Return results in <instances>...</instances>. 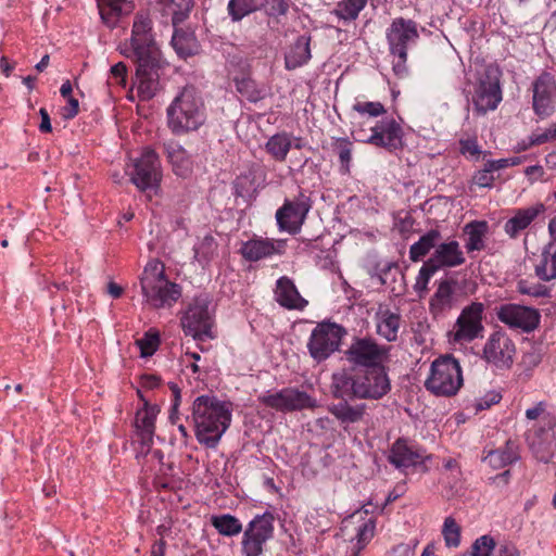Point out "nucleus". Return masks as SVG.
Instances as JSON below:
<instances>
[{"instance_id":"nucleus-16","label":"nucleus","mask_w":556,"mask_h":556,"mask_svg":"<svg viewBox=\"0 0 556 556\" xmlns=\"http://www.w3.org/2000/svg\"><path fill=\"white\" fill-rule=\"evenodd\" d=\"M130 181L140 190L156 187L161 180V164L154 150L146 148L132 163Z\"/></svg>"},{"instance_id":"nucleus-36","label":"nucleus","mask_w":556,"mask_h":556,"mask_svg":"<svg viewBox=\"0 0 556 556\" xmlns=\"http://www.w3.org/2000/svg\"><path fill=\"white\" fill-rule=\"evenodd\" d=\"M168 161L172 163L177 175H186L191 166V160L187 151L178 142L170 140L164 143Z\"/></svg>"},{"instance_id":"nucleus-44","label":"nucleus","mask_w":556,"mask_h":556,"mask_svg":"<svg viewBox=\"0 0 556 556\" xmlns=\"http://www.w3.org/2000/svg\"><path fill=\"white\" fill-rule=\"evenodd\" d=\"M260 0H230L227 5L228 13L233 22L257 10Z\"/></svg>"},{"instance_id":"nucleus-64","label":"nucleus","mask_w":556,"mask_h":556,"mask_svg":"<svg viewBox=\"0 0 556 556\" xmlns=\"http://www.w3.org/2000/svg\"><path fill=\"white\" fill-rule=\"evenodd\" d=\"M151 556H165V542L163 540L153 544Z\"/></svg>"},{"instance_id":"nucleus-39","label":"nucleus","mask_w":556,"mask_h":556,"mask_svg":"<svg viewBox=\"0 0 556 556\" xmlns=\"http://www.w3.org/2000/svg\"><path fill=\"white\" fill-rule=\"evenodd\" d=\"M441 239V232L437 229H431L426 232L420 239L415 242L409 249V258L413 262L420 261L426 256L431 249L435 250L437 243Z\"/></svg>"},{"instance_id":"nucleus-62","label":"nucleus","mask_w":556,"mask_h":556,"mask_svg":"<svg viewBox=\"0 0 556 556\" xmlns=\"http://www.w3.org/2000/svg\"><path fill=\"white\" fill-rule=\"evenodd\" d=\"M39 114L41 116V123L39 125V130L41 132H50L52 130L50 116L46 109H40Z\"/></svg>"},{"instance_id":"nucleus-31","label":"nucleus","mask_w":556,"mask_h":556,"mask_svg":"<svg viewBox=\"0 0 556 556\" xmlns=\"http://www.w3.org/2000/svg\"><path fill=\"white\" fill-rule=\"evenodd\" d=\"M534 270L541 280L549 281L556 278V238L544 247Z\"/></svg>"},{"instance_id":"nucleus-41","label":"nucleus","mask_w":556,"mask_h":556,"mask_svg":"<svg viewBox=\"0 0 556 556\" xmlns=\"http://www.w3.org/2000/svg\"><path fill=\"white\" fill-rule=\"evenodd\" d=\"M211 523L219 534L225 536H233L242 531V523L240 520L229 514L213 516L211 518Z\"/></svg>"},{"instance_id":"nucleus-6","label":"nucleus","mask_w":556,"mask_h":556,"mask_svg":"<svg viewBox=\"0 0 556 556\" xmlns=\"http://www.w3.org/2000/svg\"><path fill=\"white\" fill-rule=\"evenodd\" d=\"M137 65L134 85L138 98L142 101L151 100L161 90L160 75L165 62L162 54H153L132 59Z\"/></svg>"},{"instance_id":"nucleus-52","label":"nucleus","mask_w":556,"mask_h":556,"mask_svg":"<svg viewBox=\"0 0 556 556\" xmlns=\"http://www.w3.org/2000/svg\"><path fill=\"white\" fill-rule=\"evenodd\" d=\"M353 110L359 114H368L369 116L377 117L386 113V109L380 102H356Z\"/></svg>"},{"instance_id":"nucleus-30","label":"nucleus","mask_w":556,"mask_h":556,"mask_svg":"<svg viewBox=\"0 0 556 556\" xmlns=\"http://www.w3.org/2000/svg\"><path fill=\"white\" fill-rule=\"evenodd\" d=\"M489 232V224L485 220H475L465 225L466 236L465 248L467 253L482 251L485 249V239Z\"/></svg>"},{"instance_id":"nucleus-37","label":"nucleus","mask_w":556,"mask_h":556,"mask_svg":"<svg viewBox=\"0 0 556 556\" xmlns=\"http://www.w3.org/2000/svg\"><path fill=\"white\" fill-rule=\"evenodd\" d=\"M331 393L336 399H356V375H349L345 371L332 375Z\"/></svg>"},{"instance_id":"nucleus-8","label":"nucleus","mask_w":556,"mask_h":556,"mask_svg":"<svg viewBox=\"0 0 556 556\" xmlns=\"http://www.w3.org/2000/svg\"><path fill=\"white\" fill-rule=\"evenodd\" d=\"M258 401L265 406L282 413L318 407V402L315 397L294 387L283 388L278 391H267L258 397Z\"/></svg>"},{"instance_id":"nucleus-35","label":"nucleus","mask_w":556,"mask_h":556,"mask_svg":"<svg viewBox=\"0 0 556 556\" xmlns=\"http://www.w3.org/2000/svg\"><path fill=\"white\" fill-rule=\"evenodd\" d=\"M328 410L340 421L341 425L356 424L365 414V405H350L346 401H340L328 407Z\"/></svg>"},{"instance_id":"nucleus-34","label":"nucleus","mask_w":556,"mask_h":556,"mask_svg":"<svg viewBox=\"0 0 556 556\" xmlns=\"http://www.w3.org/2000/svg\"><path fill=\"white\" fill-rule=\"evenodd\" d=\"M165 15L172 16L174 25L181 23L193 7V0H153Z\"/></svg>"},{"instance_id":"nucleus-45","label":"nucleus","mask_w":556,"mask_h":556,"mask_svg":"<svg viewBox=\"0 0 556 556\" xmlns=\"http://www.w3.org/2000/svg\"><path fill=\"white\" fill-rule=\"evenodd\" d=\"M366 3L367 0H342L337 4L334 14L344 21L355 20Z\"/></svg>"},{"instance_id":"nucleus-42","label":"nucleus","mask_w":556,"mask_h":556,"mask_svg":"<svg viewBox=\"0 0 556 556\" xmlns=\"http://www.w3.org/2000/svg\"><path fill=\"white\" fill-rule=\"evenodd\" d=\"M237 91L250 102H257L265 98V89L250 77L235 78Z\"/></svg>"},{"instance_id":"nucleus-32","label":"nucleus","mask_w":556,"mask_h":556,"mask_svg":"<svg viewBox=\"0 0 556 556\" xmlns=\"http://www.w3.org/2000/svg\"><path fill=\"white\" fill-rule=\"evenodd\" d=\"M401 325V316L388 308L379 309L377 313V332L389 342L397 339Z\"/></svg>"},{"instance_id":"nucleus-53","label":"nucleus","mask_w":556,"mask_h":556,"mask_svg":"<svg viewBox=\"0 0 556 556\" xmlns=\"http://www.w3.org/2000/svg\"><path fill=\"white\" fill-rule=\"evenodd\" d=\"M375 521L369 519L357 528L356 539L359 548H363L374 536Z\"/></svg>"},{"instance_id":"nucleus-43","label":"nucleus","mask_w":556,"mask_h":556,"mask_svg":"<svg viewBox=\"0 0 556 556\" xmlns=\"http://www.w3.org/2000/svg\"><path fill=\"white\" fill-rule=\"evenodd\" d=\"M217 244L212 235H205L193 247L194 260L200 265H206L213 258Z\"/></svg>"},{"instance_id":"nucleus-46","label":"nucleus","mask_w":556,"mask_h":556,"mask_svg":"<svg viewBox=\"0 0 556 556\" xmlns=\"http://www.w3.org/2000/svg\"><path fill=\"white\" fill-rule=\"evenodd\" d=\"M442 535L448 547H457L460 544V527L453 517L444 519Z\"/></svg>"},{"instance_id":"nucleus-17","label":"nucleus","mask_w":556,"mask_h":556,"mask_svg":"<svg viewBox=\"0 0 556 556\" xmlns=\"http://www.w3.org/2000/svg\"><path fill=\"white\" fill-rule=\"evenodd\" d=\"M515 354V343L502 331L491 333L482 350V358L497 369L510 368Z\"/></svg>"},{"instance_id":"nucleus-63","label":"nucleus","mask_w":556,"mask_h":556,"mask_svg":"<svg viewBox=\"0 0 556 556\" xmlns=\"http://www.w3.org/2000/svg\"><path fill=\"white\" fill-rule=\"evenodd\" d=\"M496 556H518V552L515 546L510 544H504L500 547Z\"/></svg>"},{"instance_id":"nucleus-57","label":"nucleus","mask_w":556,"mask_h":556,"mask_svg":"<svg viewBox=\"0 0 556 556\" xmlns=\"http://www.w3.org/2000/svg\"><path fill=\"white\" fill-rule=\"evenodd\" d=\"M110 75L115 79L116 84L125 87L127 79V66L124 62L114 64L110 70Z\"/></svg>"},{"instance_id":"nucleus-29","label":"nucleus","mask_w":556,"mask_h":556,"mask_svg":"<svg viewBox=\"0 0 556 556\" xmlns=\"http://www.w3.org/2000/svg\"><path fill=\"white\" fill-rule=\"evenodd\" d=\"M98 8L103 23L113 28L122 16L134 11L135 5L128 0H98Z\"/></svg>"},{"instance_id":"nucleus-26","label":"nucleus","mask_w":556,"mask_h":556,"mask_svg":"<svg viewBox=\"0 0 556 556\" xmlns=\"http://www.w3.org/2000/svg\"><path fill=\"white\" fill-rule=\"evenodd\" d=\"M283 249V240L251 239L242 244L240 252L245 260L256 262L273 254H281Z\"/></svg>"},{"instance_id":"nucleus-24","label":"nucleus","mask_w":556,"mask_h":556,"mask_svg":"<svg viewBox=\"0 0 556 556\" xmlns=\"http://www.w3.org/2000/svg\"><path fill=\"white\" fill-rule=\"evenodd\" d=\"M157 414L159 409L156 406H150L148 404H144V406L136 414L135 428L141 444L142 453H148L153 443Z\"/></svg>"},{"instance_id":"nucleus-27","label":"nucleus","mask_w":556,"mask_h":556,"mask_svg":"<svg viewBox=\"0 0 556 556\" xmlns=\"http://www.w3.org/2000/svg\"><path fill=\"white\" fill-rule=\"evenodd\" d=\"M276 301L285 308L303 311L308 302L301 296L293 281L283 276L276 282Z\"/></svg>"},{"instance_id":"nucleus-20","label":"nucleus","mask_w":556,"mask_h":556,"mask_svg":"<svg viewBox=\"0 0 556 556\" xmlns=\"http://www.w3.org/2000/svg\"><path fill=\"white\" fill-rule=\"evenodd\" d=\"M311 204L307 198L301 197L293 201H286L276 212L278 227L291 235L300 232L305 222Z\"/></svg>"},{"instance_id":"nucleus-59","label":"nucleus","mask_w":556,"mask_h":556,"mask_svg":"<svg viewBox=\"0 0 556 556\" xmlns=\"http://www.w3.org/2000/svg\"><path fill=\"white\" fill-rule=\"evenodd\" d=\"M486 400H479L476 403V410L489 408L491 405L496 404L501 400V395L496 392H491L486 395Z\"/></svg>"},{"instance_id":"nucleus-22","label":"nucleus","mask_w":556,"mask_h":556,"mask_svg":"<svg viewBox=\"0 0 556 556\" xmlns=\"http://www.w3.org/2000/svg\"><path fill=\"white\" fill-rule=\"evenodd\" d=\"M426 457L425 451L401 438L392 444L388 460L395 468L405 472L406 469L422 464Z\"/></svg>"},{"instance_id":"nucleus-21","label":"nucleus","mask_w":556,"mask_h":556,"mask_svg":"<svg viewBox=\"0 0 556 556\" xmlns=\"http://www.w3.org/2000/svg\"><path fill=\"white\" fill-rule=\"evenodd\" d=\"M497 317L509 327L520 328L527 332L534 330L540 323L538 309L517 304L502 305Z\"/></svg>"},{"instance_id":"nucleus-47","label":"nucleus","mask_w":556,"mask_h":556,"mask_svg":"<svg viewBox=\"0 0 556 556\" xmlns=\"http://www.w3.org/2000/svg\"><path fill=\"white\" fill-rule=\"evenodd\" d=\"M337 150L340 169L343 174L350 173V163L352 161V142L346 138H338L334 142Z\"/></svg>"},{"instance_id":"nucleus-40","label":"nucleus","mask_w":556,"mask_h":556,"mask_svg":"<svg viewBox=\"0 0 556 556\" xmlns=\"http://www.w3.org/2000/svg\"><path fill=\"white\" fill-rule=\"evenodd\" d=\"M517 459H518L517 445L511 441H507L504 448L491 451L484 457V460L488 462V464L495 469L503 468V467L514 463Z\"/></svg>"},{"instance_id":"nucleus-1","label":"nucleus","mask_w":556,"mask_h":556,"mask_svg":"<svg viewBox=\"0 0 556 556\" xmlns=\"http://www.w3.org/2000/svg\"><path fill=\"white\" fill-rule=\"evenodd\" d=\"M231 403L213 395H200L192 404V420L198 442L215 448L231 422Z\"/></svg>"},{"instance_id":"nucleus-12","label":"nucleus","mask_w":556,"mask_h":556,"mask_svg":"<svg viewBox=\"0 0 556 556\" xmlns=\"http://www.w3.org/2000/svg\"><path fill=\"white\" fill-rule=\"evenodd\" d=\"M275 517L266 511L263 515H256L248 525L243 532L241 548L243 556H261L264 546L274 535Z\"/></svg>"},{"instance_id":"nucleus-25","label":"nucleus","mask_w":556,"mask_h":556,"mask_svg":"<svg viewBox=\"0 0 556 556\" xmlns=\"http://www.w3.org/2000/svg\"><path fill=\"white\" fill-rule=\"evenodd\" d=\"M438 269L452 268L465 263V254L456 240L437 243L435 250L428 260Z\"/></svg>"},{"instance_id":"nucleus-49","label":"nucleus","mask_w":556,"mask_h":556,"mask_svg":"<svg viewBox=\"0 0 556 556\" xmlns=\"http://www.w3.org/2000/svg\"><path fill=\"white\" fill-rule=\"evenodd\" d=\"M494 547L495 541L493 538L490 535H482L473 542L469 554H463L459 556H490Z\"/></svg>"},{"instance_id":"nucleus-33","label":"nucleus","mask_w":556,"mask_h":556,"mask_svg":"<svg viewBox=\"0 0 556 556\" xmlns=\"http://www.w3.org/2000/svg\"><path fill=\"white\" fill-rule=\"evenodd\" d=\"M311 37L300 36L294 45L291 47L290 51L286 54L285 64L287 70H295L305 63H307L311 58V48H309Z\"/></svg>"},{"instance_id":"nucleus-56","label":"nucleus","mask_w":556,"mask_h":556,"mask_svg":"<svg viewBox=\"0 0 556 556\" xmlns=\"http://www.w3.org/2000/svg\"><path fill=\"white\" fill-rule=\"evenodd\" d=\"M492 169L486 167V164L484 165V168L477 172L473 176V181L479 187H492L494 177L492 175Z\"/></svg>"},{"instance_id":"nucleus-2","label":"nucleus","mask_w":556,"mask_h":556,"mask_svg":"<svg viewBox=\"0 0 556 556\" xmlns=\"http://www.w3.org/2000/svg\"><path fill=\"white\" fill-rule=\"evenodd\" d=\"M205 122L204 105L194 87H185L167 108V125L173 134L197 130Z\"/></svg>"},{"instance_id":"nucleus-23","label":"nucleus","mask_w":556,"mask_h":556,"mask_svg":"<svg viewBox=\"0 0 556 556\" xmlns=\"http://www.w3.org/2000/svg\"><path fill=\"white\" fill-rule=\"evenodd\" d=\"M457 281L443 279L429 301V311L434 318L444 317L457 303Z\"/></svg>"},{"instance_id":"nucleus-50","label":"nucleus","mask_w":556,"mask_h":556,"mask_svg":"<svg viewBox=\"0 0 556 556\" xmlns=\"http://www.w3.org/2000/svg\"><path fill=\"white\" fill-rule=\"evenodd\" d=\"M437 270L439 269L429 261L425 262L416 278L415 290L418 292L426 291L428 289L430 278L434 275Z\"/></svg>"},{"instance_id":"nucleus-60","label":"nucleus","mask_w":556,"mask_h":556,"mask_svg":"<svg viewBox=\"0 0 556 556\" xmlns=\"http://www.w3.org/2000/svg\"><path fill=\"white\" fill-rule=\"evenodd\" d=\"M414 548L406 543H401L394 546L388 556H414Z\"/></svg>"},{"instance_id":"nucleus-14","label":"nucleus","mask_w":556,"mask_h":556,"mask_svg":"<svg viewBox=\"0 0 556 556\" xmlns=\"http://www.w3.org/2000/svg\"><path fill=\"white\" fill-rule=\"evenodd\" d=\"M369 130L370 134H359L357 141L383 148L389 152L402 149L403 130L393 117L382 118L375 126H370Z\"/></svg>"},{"instance_id":"nucleus-19","label":"nucleus","mask_w":556,"mask_h":556,"mask_svg":"<svg viewBox=\"0 0 556 556\" xmlns=\"http://www.w3.org/2000/svg\"><path fill=\"white\" fill-rule=\"evenodd\" d=\"M532 108L540 118H546L556 106V81L549 73H542L532 84Z\"/></svg>"},{"instance_id":"nucleus-3","label":"nucleus","mask_w":556,"mask_h":556,"mask_svg":"<svg viewBox=\"0 0 556 556\" xmlns=\"http://www.w3.org/2000/svg\"><path fill=\"white\" fill-rule=\"evenodd\" d=\"M164 271V264L152 260L146 265L140 278L146 303L153 308L170 307L181 295L180 286L167 280Z\"/></svg>"},{"instance_id":"nucleus-58","label":"nucleus","mask_w":556,"mask_h":556,"mask_svg":"<svg viewBox=\"0 0 556 556\" xmlns=\"http://www.w3.org/2000/svg\"><path fill=\"white\" fill-rule=\"evenodd\" d=\"M78 111H79L78 100L73 97H70L67 99V105L62 109V116L65 119H71V118H74L78 114Z\"/></svg>"},{"instance_id":"nucleus-51","label":"nucleus","mask_w":556,"mask_h":556,"mask_svg":"<svg viewBox=\"0 0 556 556\" xmlns=\"http://www.w3.org/2000/svg\"><path fill=\"white\" fill-rule=\"evenodd\" d=\"M517 290L521 294L530 295L533 298L546 296L548 291L547 288L541 283H532L528 280H519L517 283Z\"/></svg>"},{"instance_id":"nucleus-4","label":"nucleus","mask_w":556,"mask_h":556,"mask_svg":"<svg viewBox=\"0 0 556 556\" xmlns=\"http://www.w3.org/2000/svg\"><path fill=\"white\" fill-rule=\"evenodd\" d=\"M418 24L414 20L395 17L386 30V38L392 56V70L399 78L408 74L407 51L419 40Z\"/></svg>"},{"instance_id":"nucleus-10","label":"nucleus","mask_w":556,"mask_h":556,"mask_svg":"<svg viewBox=\"0 0 556 556\" xmlns=\"http://www.w3.org/2000/svg\"><path fill=\"white\" fill-rule=\"evenodd\" d=\"M484 309L485 306L481 302H472L465 306L448 333L450 340L464 344L482 338L484 332L482 324Z\"/></svg>"},{"instance_id":"nucleus-13","label":"nucleus","mask_w":556,"mask_h":556,"mask_svg":"<svg viewBox=\"0 0 556 556\" xmlns=\"http://www.w3.org/2000/svg\"><path fill=\"white\" fill-rule=\"evenodd\" d=\"M211 301L207 295L194 298L181 318V325L186 334L195 340L212 338Z\"/></svg>"},{"instance_id":"nucleus-28","label":"nucleus","mask_w":556,"mask_h":556,"mask_svg":"<svg viewBox=\"0 0 556 556\" xmlns=\"http://www.w3.org/2000/svg\"><path fill=\"white\" fill-rule=\"evenodd\" d=\"M543 210V204L516 210L514 215L504 225L505 233L511 239L517 238Z\"/></svg>"},{"instance_id":"nucleus-7","label":"nucleus","mask_w":556,"mask_h":556,"mask_svg":"<svg viewBox=\"0 0 556 556\" xmlns=\"http://www.w3.org/2000/svg\"><path fill=\"white\" fill-rule=\"evenodd\" d=\"M119 52L129 59L152 55V52L161 53L152 34V21L148 13L136 14L129 45L121 46Z\"/></svg>"},{"instance_id":"nucleus-5","label":"nucleus","mask_w":556,"mask_h":556,"mask_svg":"<svg viewBox=\"0 0 556 556\" xmlns=\"http://www.w3.org/2000/svg\"><path fill=\"white\" fill-rule=\"evenodd\" d=\"M463 386V375L459 363L451 355H445L432 362L430 375L425 387L439 396L455 395Z\"/></svg>"},{"instance_id":"nucleus-38","label":"nucleus","mask_w":556,"mask_h":556,"mask_svg":"<svg viewBox=\"0 0 556 556\" xmlns=\"http://www.w3.org/2000/svg\"><path fill=\"white\" fill-rule=\"evenodd\" d=\"M292 148V135L281 131L273 135L265 144L266 152L277 162H285Z\"/></svg>"},{"instance_id":"nucleus-18","label":"nucleus","mask_w":556,"mask_h":556,"mask_svg":"<svg viewBox=\"0 0 556 556\" xmlns=\"http://www.w3.org/2000/svg\"><path fill=\"white\" fill-rule=\"evenodd\" d=\"M391 390L386 367L367 368L356 374V399L379 400Z\"/></svg>"},{"instance_id":"nucleus-55","label":"nucleus","mask_w":556,"mask_h":556,"mask_svg":"<svg viewBox=\"0 0 556 556\" xmlns=\"http://www.w3.org/2000/svg\"><path fill=\"white\" fill-rule=\"evenodd\" d=\"M459 150L464 155H470L476 160L479 159L482 153L477 139H463L459 141Z\"/></svg>"},{"instance_id":"nucleus-11","label":"nucleus","mask_w":556,"mask_h":556,"mask_svg":"<svg viewBox=\"0 0 556 556\" xmlns=\"http://www.w3.org/2000/svg\"><path fill=\"white\" fill-rule=\"evenodd\" d=\"M344 334V328L334 323L317 324L307 342L309 355L317 362L327 359L339 349Z\"/></svg>"},{"instance_id":"nucleus-61","label":"nucleus","mask_w":556,"mask_h":556,"mask_svg":"<svg viewBox=\"0 0 556 556\" xmlns=\"http://www.w3.org/2000/svg\"><path fill=\"white\" fill-rule=\"evenodd\" d=\"M545 412V405L540 402L535 406L526 410V417L530 420L538 419Z\"/></svg>"},{"instance_id":"nucleus-15","label":"nucleus","mask_w":556,"mask_h":556,"mask_svg":"<svg viewBox=\"0 0 556 556\" xmlns=\"http://www.w3.org/2000/svg\"><path fill=\"white\" fill-rule=\"evenodd\" d=\"M390 348L379 345L371 338H355L346 351L348 359L358 366L374 368L384 367Z\"/></svg>"},{"instance_id":"nucleus-48","label":"nucleus","mask_w":556,"mask_h":556,"mask_svg":"<svg viewBox=\"0 0 556 556\" xmlns=\"http://www.w3.org/2000/svg\"><path fill=\"white\" fill-rule=\"evenodd\" d=\"M142 357L152 356L159 348L160 336L157 331L150 329L144 336L136 341Z\"/></svg>"},{"instance_id":"nucleus-9","label":"nucleus","mask_w":556,"mask_h":556,"mask_svg":"<svg viewBox=\"0 0 556 556\" xmlns=\"http://www.w3.org/2000/svg\"><path fill=\"white\" fill-rule=\"evenodd\" d=\"M502 101V90L500 78L495 71L485 68L477 77L473 85L471 103L477 115H484L489 111H494Z\"/></svg>"},{"instance_id":"nucleus-54","label":"nucleus","mask_w":556,"mask_h":556,"mask_svg":"<svg viewBox=\"0 0 556 556\" xmlns=\"http://www.w3.org/2000/svg\"><path fill=\"white\" fill-rule=\"evenodd\" d=\"M554 139H556V124H552L543 131L533 132L529 137V146H540Z\"/></svg>"}]
</instances>
